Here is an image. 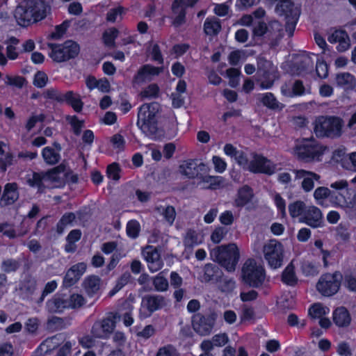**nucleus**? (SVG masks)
Returning a JSON list of instances; mask_svg holds the SVG:
<instances>
[{"label":"nucleus","mask_w":356,"mask_h":356,"mask_svg":"<svg viewBox=\"0 0 356 356\" xmlns=\"http://www.w3.org/2000/svg\"><path fill=\"white\" fill-rule=\"evenodd\" d=\"M276 67L272 62L259 58L257 60V74L263 79L261 81V87L268 89L273 86L275 78Z\"/></svg>","instance_id":"11"},{"label":"nucleus","mask_w":356,"mask_h":356,"mask_svg":"<svg viewBox=\"0 0 356 356\" xmlns=\"http://www.w3.org/2000/svg\"><path fill=\"white\" fill-rule=\"evenodd\" d=\"M156 210L163 217L164 220L169 225H172L173 224L176 217V211L172 206H160L157 207Z\"/></svg>","instance_id":"40"},{"label":"nucleus","mask_w":356,"mask_h":356,"mask_svg":"<svg viewBox=\"0 0 356 356\" xmlns=\"http://www.w3.org/2000/svg\"><path fill=\"white\" fill-rule=\"evenodd\" d=\"M203 241V235L194 229H188L184 239V243L186 247L193 248L200 244Z\"/></svg>","instance_id":"35"},{"label":"nucleus","mask_w":356,"mask_h":356,"mask_svg":"<svg viewBox=\"0 0 356 356\" xmlns=\"http://www.w3.org/2000/svg\"><path fill=\"white\" fill-rule=\"evenodd\" d=\"M283 33L282 26L279 22L275 20L268 24L267 37L269 39L277 41L282 38Z\"/></svg>","instance_id":"37"},{"label":"nucleus","mask_w":356,"mask_h":356,"mask_svg":"<svg viewBox=\"0 0 356 356\" xmlns=\"http://www.w3.org/2000/svg\"><path fill=\"white\" fill-rule=\"evenodd\" d=\"M70 20H65L61 24L58 25L55 28V31L51 33V37L53 39H59L65 33L67 29L69 28L70 25Z\"/></svg>","instance_id":"58"},{"label":"nucleus","mask_w":356,"mask_h":356,"mask_svg":"<svg viewBox=\"0 0 356 356\" xmlns=\"http://www.w3.org/2000/svg\"><path fill=\"white\" fill-rule=\"evenodd\" d=\"M143 256L147 264V267L152 273L161 270L163 261L158 250L152 246H147L142 252Z\"/></svg>","instance_id":"16"},{"label":"nucleus","mask_w":356,"mask_h":356,"mask_svg":"<svg viewBox=\"0 0 356 356\" xmlns=\"http://www.w3.org/2000/svg\"><path fill=\"white\" fill-rule=\"evenodd\" d=\"M19 197L16 183H8L4 187L3 193L0 203L3 205L13 204Z\"/></svg>","instance_id":"28"},{"label":"nucleus","mask_w":356,"mask_h":356,"mask_svg":"<svg viewBox=\"0 0 356 356\" xmlns=\"http://www.w3.org/2000/svg\"><path fill=\"white\" fill-rule=\"evenodd\" d=\"M264 259L273 268L281 267L284 258V247L276 239H270L266 242L263 246Z\"/></svg>","instance_id":"7"},{"label":"nucleus","mask_w":356,"mask_h":356,"mask_svg":"<svg viewBox=\"0 0 356 356\" xmlns=\"http://www.w3.org/2000/svg\"><path fill=\"white\" fill-rule=\"evenodd\" d=\"M177 350L175 348L168 344L159 348L156 356H176Z\"/></svg>","instance_id":"63"},{"label":"nucleus","mask_w":356,"mask_h":356,"mask_svg":"<svg viewBox=\"0 0 356 356\" xmlns=\"http://www.w3.org/2000/svg\"><path fill=\"white\" fill-rule=\"evenodd\" d=\"M48 47L51 49L49 56L58 63L75 58L80 51L79 44L71 40L66 41L63 44L49 43Z\"/></svg>","instance_id":"6"},{"label":"nucleus","mask_w":356,"mask_h":356,"mask_svg":"<svg viewBox=\"0 0 356 356\" xmlns=\"http://www.w3.org/2000/svg\"><path fill=\"white\" fill-rule=\"evenodd\" d=\"M329 309L321 304H314L309 309V315L314 318H320L327 314Z\"/></svg>","instance_id":"52"},{"label":"nucleus","mask_w":356,"mask_h":356,"mask_svg":"<svg viewBox=\"0 0 356 356\" xmlns=\"http://www.w3.org/2000/svg\"><path fill=\"white\" fill-rule=\"evenodd\" d=\"M219 268L211 264H207L204 268L203 281L208 282L216 279L218 277Z\"/></svg>","instance_id":"46"},{"label":"nucleus","mask_w":356,"mask_h":356,"mask_svg":"<svg viewBox=\"0 0 356 356\" xmlns=\"http://www.w3.org/2000/svg\"><path fill=\"white\" fill-rule=\"evenodd\" d=\"M36 280L31 277H27L21 283L19 290L24 294L26 298H29L36 290Z\"/></svg>","instance_id":"39"},{"label":"nucleus","mask_w":356,"mask_h":356,"mask_svg":"<svg viewBox=\"0 0 356 356\" xmlns=\"http://www.w3.org/2000/svg\"><path fill=\"white\" fill-rule=\"evenodd\" d=\"M159 88L156 84H151L143 90L141 93L143 99H152L158 97Z\"/></svg>","instance_id":"57"},{"label":"nucleus","mask_w":356,"mask_h":356,"mask_svg":"<svg viewBox=\"0 0 356 356\" xmlns=\"http://www.w3.org/2000/svg\"><path fill=\"white\" fill-rule=\"evenodd\" d=\"M342 167L354 172H356V152L348 154V160L342 163Z\"/></svg>","instance_id":"62"},{"label":"nucleus","mask_w":356,"mask_h":356,"mask_svg":"<svg viewBox=\"0 0 356 356\" xmlns=\"http://www.w3.org/2000/svg\"><path fill=\"white\" fill-rule=\"evenodd\" d=\"M295 267L291 261L284 269L282 275V280L288 285H294L297 282L295 274Z\"/></svg>","instance_id":"44"},{"label":"nucleus","mask_w":356,"mask_h":356,"mask_svg":"<svg viewBox=\"0 0 356 356\" xmlns=\"http://www.w3.org/2000/svg\"><path fill=\"white\" fill-rule=\"evenodd\" d=\"M294 180H301V188L306 192L312 191L314 188V181H318L321 177L319 175L303 169H293Z\"/></svg>","instance_id":"14"},{"label":"nucleus","mask_w":356,"mask_h":356,"mask_svg":"<svg viewBox=\"0 0 356 356\" xmlns=\"http://www.w3.org/2000/svg\"><path fill=\"white\" fill-rule=\"evenodd\" d=\"M75 215L73 213L70 212L65 213L57 224V232L58 234H62L65 227L67 225H71L75 220Z\"/></svg>","instance_id":"51"},{"label":"nucleus","mask_w":356,"mask_h":356,"mask_svg":"<svg viewBox=\"0 0 356 356\" xmlns=\"http://www.w3.org/2000/svg\"><path fill=\"white\" fill-rule=\"evenodd\" d=\"M212 260L218 262L227 271L232 272L236 269L239 259V252L234 243L227 245L217 246L210 251Z\"/></svg>","instance_id":"3"},{"label":"nucleus","mask_w":356,"mask_h":356,"mask_svg":"<svg viewBox=\"0 0 356 356\" xmlns=\"http://www.w3.org/2000/svg\"><path fill=\"white\" fill-rule=\"evenodd\" d=\"M334 323L339 327H346L351 322V317L348 309L344 307H337L332 314Z\"/></svg>","instance_id":"27"},{"label":"nucleus","mask_w":356,"mask_h":356,"mask_svg":"<svg viewBox=\"0 0 356 356\" xmlns=\"http://www.w3.org/2000/svg\"><path fill=\"white\" fill-rule=\"evenodd\" d=\"M342 275L339 272L326 273L321 276L317 284L318 291L324 296H331L339 289Z\"/></svg>","instance_id":"8"},{"label":"nucleus","mask_w":356,"mask_h":356,"mask_svg":"<svg viewBox=\"0 0 356 356\" xmlns=\"http://www.w3.org/2000/svg\"><path fill=\"white\" fill-rule=\"evenodd\" d=\"M258 99L263 104L264 106L273 110H282L284 108V104L280 103L271 92H266L260 94Z\"/></svg>","instance_id":"32"},{"label":"nucleus","mask_w":356,"mask_h":356,"mask_svg":"<svg viewBox=\"0 0 356 356\" xmlns=\"http://www.w3.org/2000/svg\"><path fill=\"white\" fill-rule=\"evenodd\" d=\"M3 80L6 86H16L19 88H22L25 83L24 78L20 76H12L7 74L3 78Z\"/></svg>","instance_id":"55"},{"label":"nucleus","mask_w":356,"mask_h":356,"mask_svg":"<svg viewBox=\"0 0 356 356\" xmlns=\"http://www.w3.org/2000/svg\"><path fill=\"white\" fill-rule=\"evenodd\" d=\"M221 24L219 19L215 17L207 18L204 24V30L207 35H214L219 33Z\"/></svg>","instance_id":"38"},{"label":"nucleus","mask_w":356,"mask_h":356,"mask_svg":"<svg viewBox=\"0 0 356 356\" xmlns=\"http://www.w3.org/2000/svg\"><path fill=\"white\" fill-rule=\"evenodd\" d=\"M48 6L41 0H23L16 7L14 17L17 23L23 27L44 19Z\"/></svg>","instance_id":"1"},{"label":"nucleus","mask_w":356,"mask_h":356,"mask_svg":"<svg viewBox=\"0 0 356 356\" xmlns=\"http://www.w3.org/2000/svg\"><path fill=\"white\" fill-rule=\"evenodd\" d=\"M20 266L19 261L14 259H4L1 265V270L7 273L15 272Z\"/></svg>","instance_id":"53"},{"label":"nucleus","mask_w":356,"mask_h":356,"mask_svg":"<svg viewBox=\"0 0 356 356\" xmlns=\"http://www.w3.org/2000/svg\"><path fill=\"white\" fill-rule=\"evenodd\" d=\"M54 145L56 149L51 147H45L42 151V156L44 162L51 165L58 163L60 159V151L61 147L58 143H54Z\"/></svg>","instance_id":"26"},{"label":"nucleus","mask_w":356,"mask_h":356,"mask_svg":"<svg viewBox=\"0 0 356 356\" xmlns=\"http://www.w3.org/2000/svg\"><path fill=\"white\" fill-rule=\"evenodd\" d=\"M63 341V336L62 334H56L45 339L40 344V349L44 354H47L58 347Z\"/></svg>","instance_id":"31"},{"label":"nucleus","mask_w":356,"mask_h":356,"mask_svg":"<svg viewBox=\"0 0 356 356\" xmlns=\"http://www.w3.org/2000/svg\"><path fill=\"white\" fill-rule=\"evenodd\" d=\"M300 10L298 7L296 6L291 1V6H284V13L277 14L280 16H284L286 19L285 31L289 37L293 36V32L296 29L300 16Z\"/></svg>","instance_id":"18"},{"label":"nucleus","mask_w":356,"mask_h":356,"mask_svg":"<svg viewBox=\"0 0 356 356\" xmlns=\"http://www.w3.org/2000/svg\"><path fill=\"white\" fill-rule=\"evenodd\" d=\"M327 40L330 43H338L337 49L340 52L346 51L350 46L349 36L343 30H335L328 36Z\"/></svg>","instance_id":"22"},{"label":"nucleus","mask_w":356,"mask_h":356,"mask_svg":"<svg viewBox=\"0 0 356 356\" xmlns=\"http://www.w3.org/2000/svg\"><path fill=\"white\" fill-rule=\"evenodd\" d=\"M83 286L89 296L97 294L101 287V280L99 277L91 275L87 277L83 282Z\"/></svg>","instance_id":"29"},{"label":"nucleus","mask_w":356,"mask_h":356,"mask_svg":"<svg viewBox=\"0 0 356 356\" xmlns=\"http://www.w3.org/2000/svg\"><path fill=\"white\" fill-rule=\"evenodd\" d=\"M235 160L243 169L248 170L250 165L251 154L248 156L244 152L238 151L235 156Z\"/></svg>","instance_id":"56"},{"label":"nucleus","mask_w":356,"mask_h":356,"mask_svg":"<svg viewBox=\"0 0 356 356\" xmlns=\"http://www.w3.org/2000/svg\"><path fill=\"white\" fill-rule=\"evenodd\" d=\"M215 321V314H211L206 316L201 314H197L193 317V327L197 333L205 336L211 333Z\"/></svg>","instance_id":"13"},{"label":"nucleus","mask_w":356,"mask_h":356,"mask_svg":"<svg viewBox=\"0 0 356 356\" xmlns=\"http://www.w3.org/2000/svg\"><path fill=\"white\" fill-rule=\"evenodd\" d=\"M120 318L118 313H111L106 318L95 321L91 328V334L95 338L108 339L115 327L116 320Z\"/></svg>","instance_id":"9"},{"label":"nucleus","mask_w":356,"mask_h":356,"mask_svg":"<svg viewBox=\"0 0 356 356\" xmlns=\"http://www.w3.org/2000/svg\"><path fill=\"white\" fill-rule=\"evenodd\" d=\"M307 207L304 202L298 200L289 205V211L292 218L302 217Z\"/></svg>","instance_id":"45"},{"label":"nucleus","mask_w":356,"mask_h":356,"mask_svg":"<svg viewBox=\"0 0 356 356\" xmlns=\"http://www.w3.org/2000/svg\"><path fill=\"white\" fill-rule=\"evenodd\" d=\"M140 108L138 113L137 126L147 136L154 135L156 131V127L154 122V116L149 112L144 113V115H140Z\"/></svg>","instance_id":"21"},{"label":"nucleus","mask_w":356,"mask_h":356,"mask_svg":"<svg viewBox=\"0 0 356 356\" xmlns=\"http://www.w3.org/2000/svg\"><path fill=\"white\" fill-rule=\"evenodd\" d=\"M46 309L49 313H60L67 308L66 297L56 294L46 302Z\"/></svg>","instance_id":"24"},{"label":"nucleus","mask_w":356,"mask_h":356,"mask_svg":"<svg viewBox=\"0 0 356 356\" xmlns=\"http://www.w3.org/2000/svg\"><path fill=\"white\" fill-rule=\"evenodd\" d=\"M199 0H175L172 5V10L175 17L173 24L179 26L185 22L186 9L193 7Z\"/></svg>","instance_id":"17"},{"label":"nucleus","mask_w":356,"mask_h":356,"mask_svg":"<svg viewBox=\"0 0 356 356\" xmlns=\"http://www.w3.org/2000/svg\"><path fill=\"white\" fill-rule=\"evenodd\" d=\"M253 197L252 189L248 186H243L238 191L237 197L235 199V206L242 207L249 203Z\"/></svg>","instance_id":"33"},{"label":"nucleus","mask_w":356,"mask_h":356,"mask_svg":"<svg viewBox=\"0 0 356 356\" xmlns=\"http://www.w3.org/2000/svg\"><path fill=\"white\" fill-rule=\"evenodd\" d=\"M227 234V230L222 227H217L211 233V240L214 243H219Z\"/></svg>","instance_id":"59"},{"label":"nucleus","mask_w":356,"mask_h":356,"mask_svg":"<svg viewBox=\"0 0 356 356\" xmlns=\"http://www.w3.org/2000/svg\"><path fill=\"white\" fill-rule=\"evenodd\" d=\"M48 81L47 75L41 71L38 72L34 76L33 84L38 88H43Z\"/></svg>","instance_id":"64"},{"label":"nucleus","mask_w":356,"mask_h":356,"mask_svg":"<svg viewBox=\"0 0 356 356\" xmlns=\"http://www.w3.org/2000/svg\"><path fill=\"white\" fill-rule=\"evenodd\" d=\"M336 82L339 86L351 88L356 83L355 76L349 72H343L336 76Z\"/></svg>","instance_id":"41"},{"label":"nucleus","mask_w":356,"mask_h":356,"mask_svg":"<svg viewBox=\"0 0 356 356\" xmlns=\"http://www.w3.org/2000/svg\"><path fill=\"white\" fill-rule=\"evenodd\" d=\"M66 175V168L63 164L44 172L45 183L52 184V187H58L63 184Z\"/></svg>","instance_id":"20"},{"label":"nucleus","mask_w":356,"mask_h":356,"mask_svg":"<svg viewBox=\"0 0 356 356\" xmlns=\"http://www.w3.org/2000/svg\"><path fill=\"white\" fill-rule=\"evenodd\" d=\"M140 231V225L138 221L132 220L127 225V235L131 238H136Z\"/></svg>","instance_id":"60"},{"label":"nucleus","mask_w":356,"mask_h":356,"mask_svg":"<svg viewBox=\"0 0 356 356\" xmlns=\"http://www.w3.org/2000/svg\"><path fill=\"white\" fill-rule=\"evenodd\" d=\"M342 279L343 286L348 291L356 293V270L345 273Z\"/></svg>","instance_id":"43"},{"label":"nucleus","mask_w":356,"mask_h":356,"mask_svg":"<svg viewBox=\"0 0 356 356\" xmlns=\"http://www.w3.org/2000/svg\"><path fill=\"white\" fill-rule=\"evenodd\" d=\"M160 105L156 102L151 104H145L140 106V115L143 116L144 113L150 112L152 115L155 117L156 114L159 111Z\"/></svg>","instance_id":"61"},{"label":"nucleus","mask_w":356,"mask_h":356,"mask_svg":"<svg viewBox=\"0 0 356 356\" xmlns=\"http://www.w3.org/2000/svg\"><path fill=\"white\" fill-rule=\"evenodd\" d=\"M241 273L243 281L254 288L261 286L265 280L264 268L252 259H248L243 264Z\"/></svg>","instance_id":"5"},{"label":"nucleus","mask_w":356,"mask_h":356,"mask_svg":"<svg viewBox=\"0 0 356 356\" xmlns=\"http://www.w3.org/2000/svg\"><path fill=\"white\" fill-rule=\"evenodd\" d=\"M163 271L159 273L153 279V285L154 286L155 290L157 291H165L168 289V281L163 275Z\"/></svg>","instance_id":"49"},{"label":"nucleus","mask_w":356,"mask_h":356,"mask_svg":"<svg viewBox=\"0 0 356 356\" xmlns=\"http://www.w3.org/2000/svg\"><path fill=\"white\" fill-rule=\"evenodd\" d=\"M343 122L338 117H318L314 122V130L318 137L337 138L342 134Z\"/></svg>","instance_id":"4"},{"label":"nucleus","mask_w":356,"mask_h":356,"mask_svg":"<svg viewBox=\"0 0 356 356\" xmlns=\"http://www.w3.org/2000/svg\"><path fill=\"white\" fill-rule=\"evenodd\" d=\"M332 191L325 186H319L316 188L314 192V198L317 204L321 207H327L326 200L329 198L331 202Z\"/></svg>","instance_id":"34"},{"label":"nucleus","mask_w":356,"mask_h":356,"mask_svg":"<svg viewBox=\"0 0 356 356\" xmlns=\"http://www.w3.org/2000/svg\"><path fill=\"white\" fill-rule=\"evenodd\" d=\"M118 30L115 28H110L104 31L103 40L104 44L108 47H115V40L118 35Z\"/></svg>","instance_id":"50"},{"label":"nucleus","mask_w":356,"mask_h":356,"mask_svg":"<svg viewBox=\"0 0 356 356\" xmlns=\"http://www.w3.org/2000/svg\"><path fill=\"white\" fill-rule=\"evenodd\" d=\"M325 149V147L315 140L305 138L296 143L293 153L298 160L303 162H318L321 161Z\"/></svg>","instance_id":"2"},{"label":"nucleus","mask_w":356,"mask_h":356,"mask_svg":"<svg viewBox=\"0 0 356 356\" xmlns=\"http://www.w3.org/2000/svg\"><path fill=\"white\" fill-rule=\"evenodd\" d=\"M180 172L188 178L199 177L201 172L206 173L209 168L203 163H197L194 160H188L179 167Z\"/></svg>","instance_id":"19"},{"label":"nucleus","mask_w":356,"mask_h":356,"mask_svg":"<svg viewBox=\"0 0 356 356\" xmlns=\"http://www.w3.org/2000/svg\"><path fill=\"white\" fill-rule=\"evenodd\" d=\"M278 170V165L273 163L266 157L261 154H251L250 165L248 168V171L253 173H263L271 175Z\"/></svg>","instance_id":"10"},{"label":"nucleus","mask_w":356,"mask_h":356,"mask_svg":"<svg viewBox=\"0 0 356 356\" xmlns=\"http://www.w3.org/2000/svg\"><path fill=\"white\" fill-rule=\"evenodd\" d=\"M331 203L334 207L341 208H353V200L348 202L342 191H332Z\"/></svg>","instance_id":"36"},{"label":"nucleus","mask_w":356,"mask_h":356,"mask_svg":"<svg viewBox=\"0 0 356 356\" xmlns=\"http://www.w3.org/2000/svg\"><path fill=\"white\" fill-rule=\"evenodd\" d=\"M47 327L52 331L61 330L65 327L64 321L60 317L52 316L48 319Z\"/></svg>","instance_id":"54"},{"label":"nucleus","mask_w":356,"mask_h":356,"mask_svg":"<svg viewBox=\"0 0 356 356\" xmlns=\"http://www.w3.org/2000/svg\"><path fill=\"white\" fill-rule=\"evenodd\" d=\"M165 305V300L161 295L145 296L141 302L140 315L144 318L149 316L154 312L161 309Z\"/></svg>","instance_id":"12"},{"label":"nucleus","mask_w":356,"mask_h":356,"mask_svg":"<svg viewBox=\"0 0 356 356\" xmlns=\"http://www.w3.org/2000/svg\"><path fill=\"white\" fill-rule=\"evenodd\" d=\"M60 100L65 101L76 112H80L82 110L83 104L79 95L76 94L72 91H67L65 93L62 94L60 97Z\"/></svg>","instance_id":"30"},{"label":"nucleus","mask_w":356,"mask_h":356,"mask_svg":"<svg viewBox=\"0 0 356 356\" xmlns=\"http://www.w3.org/2000/svg\"><path fill=\"white\" fill-rule=\"evenodd\" d=\"M27 183L31 187L38 188V189L40 192H43L44 188L46 187L44 172L33 173L31 177H29L27 179Z\"/></svg>","instance_id":"42"},{"label":"nucleus","mask_w":356,"mask_h":356,"mask_svg":"<svg viewBox=\"0 0 356 356\" xmlns=\"http://www.w3.org/2000/svg\"><path fill=\"white\" fill-rule=\"evenodd\" d=\"M131 278V275L129 273L126 272L123 273L117 280L115 286L109 292V296H113L120 290H121L125 285L128 284Z\"/></svg>","instance_id":"48"},{"label":"nucleus","mask_w":356,"mask_h":356,"mask_svg":"<svg viewBox=\"0 0 356 356\" xmlns=\"http://www.w3.org/2000/svg\"><path fill=\"white\" fill-rule=\"evenodd\" d=\"M161 69L150 65H145L141 67L134 76L135 82L140 83L151 81L154 76L158 75Z\"/></svg>","instance_id":"23"},{"label":"nucleus","mask_w":356,"mask_h":356,"mask_svg":"<svg viewBox=\"0 0 356 356\" xmlns=\"http://www.w3.org/2000/svg\"><path fill=\"white\" fill-rule=\"evenodd\" d=\"M66 300L67 309H78L86 303L84 298L77 293H74L69 298L66 297Z\"/></svg>","instance_id":"47"},{"label":"nucleus","mask_w":356,"mask_h":356,"mask_svg":"<svg viewBox=\"0 0 356 356\" xmlns=\"http://www.w3.org/2000/svg\"><path fill=\"white\" fill-rule=\"evenodd\" d=\"M300 222H304L312 228L322 227L324 225L323 213L316 206H307L304 216L300 218Z\"/></svg>","instance_id":"15"},{"label":"nucleus","mask_w":356,"mask_h":356,"mask_svg":"<svg viewBox=\"0 0 356 356\" xmlns=\"http://www.w3.org/2000/svg\"><path fill=\"white\" fill-rule=\"evenodd\" d=\"M197 186L203 189L216 190L223 186L224 179L220 176L202 175L197 179Z\"/></svg>","instance_id":"25"}]
</instances>
